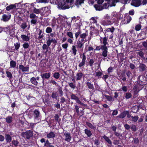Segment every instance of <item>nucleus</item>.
<instances>
[{
    "instance_id": "c03bdc74",
    "label": "nucleus",
    "mask_w": 147,
    "mask_h": 147,
    "mask_svg": "<svg viewBox=\"0 0 147 147\" xmlns=\"http://www.w3.org/2000/svg\"><path fill=\"white\" fill-rule=\"evenodd\" d=\"M10 66L11 67H15L16 65V63L15 61L11 60L10 63Z\"/></svg>"
},
{
    "instance_id": "6e6552de",
    "label": "nucleus",
    "mask_w": 147,
    "mask_h": 147,
    "mask_svg": "<svg viewBox=\"0 0 147 147\" xmlns=\"http://www.w3.org/2000/svg\"><path fill=\"white\" fill-rule=\"evenodd\" d=\"M108 37L105 36L104 38L101 37L100 40V43L103 44L102 45L104 47H107L106 45L108 44V42H107L108 38Z\"/></svg>"
},
{
    "instance_id": "9b49d317",
    "label": "nucleus",
    "mask_w": 147,
    "mask_h": 147,
    "mask_svg": "<svg viewBox=\"0 0 147 147\" xmlns=\"http://www.w3.org/2000/svg\"><path fill=\"white\" fill-rule=\"evenodd\" d=\"M51 74L50 72H46L41 74V77L43 80V82L45 79H48L50 78Z\"/></svg>"
},
{
    "instance_id": "c85d7f7f",
    "label": "nucleus",
    "mask_w": 147,
    "mask_h": 147,
    "mask_svg": "<svg viewBox=\"0 0 147 147\" xmlns=\"http://www.w3.org/2000/svg\"><path fill=\"white\" fill-rule=\"evenodd\" d=\"M44 146L45 147H55L48 140L46 141L45 143L44 144Z\"/></svg>"
},
{
    "instance_id": "338daca9",
    "label": "nucleus",
    "mask_w": 147,
    "mask_h": 147,
    "mask_svg": "<svg viewBox=\"0 0 147 147\" xmlns=\"http://www.w3.org/2000/svg\"><path fill=\"white\" fill-rule=\"evenodd\" d=\"M81 33L82 32L80 30H79L77 32L75 33V37L76 39L78 38L79 35L80 36V35Z\"/></svg>"
},
{
    "instance_id": "7ed1b4c3",
    "label": "nucleus",
    "mask_w": 147,
    "mask_h": 147,
    "mask_svg": "<svg viewBox=\"0 0 147 147\" xmlns=\"http://www.w3.org/2000/svg\"><path fill=\"white\" fill-rule=\"evenodd\" d=\"M126 74L127 77V78H126L124 74H121V76L122 77V80L124 82L126 81V80L129 81H131L132 78V74L129 71H126Z\"/></svg>"
},
{
    "instance_id": "58836bf2",
    "label": "nucleus",
    "mask_w": 147,
    "mask_h": 147,
    "mask_svg": "<svg viewBox=\"0 0 147 147\" xmlns=\"http://www.w3.org/2000/svg\"><path fill=\"white\" fill-rule=\"evenodd\" d=\"M53 77L56 79H58L60 77V74L59 72H55L52 74Z\"/></svg>"
},
{
    "instance_id": "4c0bfd02",
    "label": "nucleus",
    "mask_w": 147,
    "mask_h": 147,
    "mask_svg": "<svg viewBox=\"0 0 147 147\" xmlns=\"http://www.w3.org/2000/svg\"><path fill=\"white\" fill-rule=\"evenodd\" d=\"M43 8H42L40 9H36V8L34 7L33 9V12L34 13L38 14L39 13L41 12V10H43Z\"/></svg>"
},
{
    "instance_id": "dca6fc26",
    "label": "nucleus",
    "mask_w": 147,
    "mask_h": 147,
    "mask_svg": "<svg viewBox=\"0 0 147 147\" xmlns=\"http://www.w3.org/2000/svg\"><path fill=\"white\" fill-rule=\"evenodd\" d=\"M11 17V15L10 14H8L7 15L4 14L2 16V19L4 22H6L10 19Z\"/></svg>"
},
{
    "instance_id": "052dcab7",
    "label": "nucleus",
    "mask_w": 147,
    "mask_h": 147,
    "mask_svg": "<svg viewBox=\"0 0 147 147\" xmlns=\"http://www.w3.org/2000/svg\"><path fill=\"white\" fill-rule=\"evenodd\" d=\"M141 28V26L140 24H138L136 25L135 27V29L137 31H138L140 30Z\"/></svg>"
},
{
    "instance_id": "9d476101",
    "label": "nucleus",
    "mask_w": 147,
    "mask_h": 147,
    "mask_svg": "<svg viewBox=\"0 0 147 147\" xmlns=\"http://www.w3.org/2000/svg\"><path fill=\"white\" fill-rule=\"evenodd\" d=\"M141 0H132L131 5L135 7H138L141 4Z\"/></svg>"
},
{
    "instance_id": "393cba45",
    "label": "nucleus",
    "mask_w": 147,
    "mask_h": 147,
    "mask_svg": "<svg viewBox=\"0 0 147 147\" xmlns=\"http://www.w3.org/2000/svg\"><path fill=\"white\" fill-rule=\"evenodd\" d=\"M43 11H45L44 15L45 16H49L51 13V11L48 9L47 7H45Z\"/></svg>"
},
{
    "instance_id": "3c124183",
    "label": "nucleus",
    "mask_w": 147,
    "mask_h": 147,
    "mask_svg": "<svg viewBox=\"0 0 147 147\" xmlns=\"http://www.w3.org/2000/svg\"><path fill=\"white\" fill-rule=\"evenodd\" d=\"M51 96L53 98L57 99V98L58 94L56 92H53Z\"/></svg>"
},
{
    "instance_id": "49530a36",
    "label": "nucleus",
    "mask_w": 147,
    "mask_h": 147,
    "mask_svg": "<svg viewBox=\"0 0 147 147\" xmlns=\"http://www.w3.org/2000/svg\"><path fill=\"white\" fill-rule=\"evenodd\" d=\"M125 97L126 99H128L132 97V95L131 93L130 92H126L125 94Z\"/></svg>"
},
{
    "instance_id": "864d4df0",
    "label": "nucleus",
    "mask_w": 147,
    "mask_h": 147,
    "mask_svg": "<svg viewBox=\"0 0 147 147\" xmlns=\"http://www.w3.org/2000/svg\"><path fill=\"white\" fill-rule=\"evenodd\" d=\"M69 86L73 90H74L76 87V84H74L73 82H70L69 83Z\"/></svg>"
},
{
    "instance_id": "c9c22d12",
    "label": "nucleus",
    "mask_w": 147,
    "mask_h": 147,
    "mask_svg": "<svg viewBox=\"0 0 147 147\" xmlns=\"http://www.w3.org/2000/svg\"><path fill=\"white\" fill-rule=\"evenodd\" d=\"M115 30V28L113 26H111V28H107L106 29V31L108 32H109L113 34Z\"/></svg>"
},
{
    "instance_id": "39448f33",
    "label": "nucleus",
    "mask_w": 147,
    "mask_h": 147,
    "mask_svg": "<svg viewBox=\"0 0 147 147\" xmlns=\"http://www.w3.org/2000/svg\"><path fill=\"white\" fill-rule=\"evenodd\" d=\"M82 61L78 65V66L80 67H81L85 65L86 61V57L85 53H83L81 55H80L81 58H82Z\"/></svg>"
},
{
    "instance_id": "20e7f679",
    "label": "nucleus",
    "mask_w": 147,
    "mask_h": 147,
    "mask_svg": "<svg viewBox=\"0 0 147 147\" xmlns=\"http://www.w3.org/2000/svg\"><path fill=\"white\" fill-rule=\"evenodd\" d=\"M70 98L71 100H75L76 102L78 104L84 105V104L82 102L80 99V98L75 94L71 93L70 95Z\"/></svg>"
},
{
    "instance_id": "6e6d98bb",
    "label": "nucleus",
    "mask_w": 147,
    "mask_h": 147,
    "mask_svg": "<svg viewBox=\"0 0 147 147\" xmlns=\"http://www.w3.org/2000/svg\"><path fill=\"white\" fill-rule=\"evenodd\" d=\"M48 38H49V39L47 40L46 42V43L47 46L48 47H49L51 45V43L52 42V41H53V39L52 38L51 39H50V36Z\"/></svg>"
},
{
    "instance_id": "4468645a",
    "label": "nucleus",
    "mask_w": 147,
    "mask_h": 147,
    "mask_svg": "<svg viewBox=\"0 0 147 147\" xmlns=\"http://www.w3.org/2000/svg\"><path fill=\"white\" fill-rule=\"evenodd\" d=\"M76 47L78 50L82 52L84 48V45L82 43H80L77 42Z\"/></svg>"
},
{
    "instance_id": "cd10ccee",
    "label": "nucleus",
    "mask_w": 147,
    "mask_h": 147,
    "mask_svg": "<svg viewBox=\"0 0 147 147\" xmlns=\"http://www.w3.org/2000/svg\"><path fill=\"white\" fill-rule=\"evenodd\" d=\"M39 36L37 38L38 40H39L41 39H42L43 37L44 36L45 34L44 32H42V30L39 29V31L38 34Z\"/></svg>"
},
{
    "instance_id": "7c9ffc66",
    "label": "nucleus",
    "mask_w": 147,
    "mask_h": 147,
    "mask_svg": "<svg viewBox=\"0 0 147 147\" xmlns=\"http://www.w3.org/2000/svg\"><path fill=\"white\" fill-rule=\"evenodd\" d=\"M102 138L105 139V141L107 142L109 144L111 145L112 144V143L111 140L109 138L104 135L102 136Z\"/></svg>"
},
{
    "instance_id": "4d7b16f0",
    "label": "nucleus",
    "mask_w": 147,
    "mask_h": 147,
    "mask_svg": "<svg viewBox=\"0 0 147 147\" xmlns=\"http://www.w3.org/2000/svg\"><path fill=\"white\" fill-rule=\"evenodd\" d=\"M130 128L131 129L132 131H133L134 132L137 131V128L136 125L133 124L131 125L130 127Z\"/></svg>"
},
{
    "instance_id": "5701e85b",
    "label": "nucleus",
    "mask_w": 147,
    "mask_h": 147,
    "mask_svg": "<svg viewBox=\"0 0 147 147\" xmlns=\"http://www.w3.org/2000/svg\"><path fill=\"white\" fill-rule=\"evenodd\" d=\"M86 85L88 86V89L92 90H94V85L92 84L91 82H90L89 81H87L86 82Z\"/></svg>"
},
{
    "instance_id": "a19ab883",
    "label": "nucleus",
    "mask_w": 147,
    "mask_h": 147,
    "mask_svg": "<svg viewBox=\"0 0 147 147\" xmlns=\"http://www.w3.org/2000/svg\"><path fill=\"white\" fill-rule=\"evenodd\" d=\"M2 29H3V31L6 32L7 34L8 33L10 34L11 33L10 32L11 31L10 30V28L9 26L2 28Z\"/></svg>"
},
{
    "instance_id": "0eeeda50",
    "label": "nucleus",
    "mask_w": 147,
    "mask_h": 147,
    "mask_svg": "<svg viewBox=\"0 0 147 147\" xmlns=\"http://www.w3.org/2000/svg\"><path fill=\"white\" fill-rule=\"evenodd\" d=\"M115 22V20L111 21L110 19L109 20H103L102 21V24L104 26L110 25Z\"/></svg>"
},
{
    "instance_id": "f704fd0d",
    "label": "nucleus",
    "mask_w": 147,
    "mask_h": 147,
    "mask_svg": "<svg viewBox=\"0 0 147 147\" xmlns=\"http://www.w3.org/2000/svg\"><path fill=\"white\" fill-rule=\"evenodd\" d=\"M21 37L23 40L26 41H28L30 39V38L28 36L25 35H21Z\"/></svg>"
},
{
    "instance_id": "2eb2a0df",
    "label": "nucleus",
    "mask_w": 147,
    "mask_h": 147,
    "mask_svg": "<svg viewBox=\"0 0 147 147\" xmlns=\"http://www.w3.org/2000/svg\"><path fill=\"white\" fill-rule=\"evenodd\" d=\"M19 68L21 69L23 72L28 71L29 69V65H28L26 67H24L22 65H20Z\"/></svg>"
},
{
    "instance_id": "e2e57ef3",
    "label": "nucleus",
    "mask_w": 147,
    "mask_h": 147,
    "mask_svg": "<svg viewBox=\"0 0 147 147\" xmlns=\"http://www.w3.org/2000/svg\"><path fill=\"white\" fill-rule=\"evenodd\" d=\"M86 124L88 127L92 129H95L96 128V127L94 126L91 123H90L88 122Z\"/></svg>"
},
{
    "instance_id": "f257e3e1",
    "label": "nucleus",
    "mask_w": 147,
    "mask_h": 147,
    "mask_svg": "<svg viewBox=\"0 0 147 147\" xmlns=\"http://www.w3.org/2000/svg\"><path fill=\"white\" fill-rule=\"evenodd\" d=\"M72 5L70 4V1L66 2V1L59 0L57 3L58 8L59 9L64 10L69 9L72 7Z\"/></svg>"
},
{
    "instance_id": "b1692460",
    "label": "nucleus",
    "mask_w": 147,
    "mask_h": 147,
    "mask_svg": "<svg viewBox=\"0 0 147 147\" xmlns=\"http://www.w3.org/2000/svg\"><path fill=\"white\" fill-rule=\"evenodd\" d=\"M49 47L45 44H44L42 45V49L44 50L43 52L46 55H47V52L48 51Z\"/></svg>"
},
{
    "instance_id": "69168bd1",
    "label": "nucleus",
    "mask_w": 147,
    "mask_h": 147,
    "mask_svg": "<svg viewBox=\"0 0 147 147\" xmlns=\"http://www.w3.org/2000/svg\"><path fill=\"white\" fill-rule=\"evenodd\" d=\"M138 55L143 59L144 57V53L142 51H140L139 52H138L137 53Z\"/></svg>"
},
{
    "instance_id": "f3484780",
    "label": "nucleus",
    "mask_w": 147,
    "mask_h": 147,
    "mask_svg": "<svg viewBox=\"0 0 147 147\" xmlns=\"http://www.w3.org/2000/svg\"><path fill=\"white\" fill-rule=\"evenodd\" d=\"M83 76V74L82 72H80L77 73L75 76L76 80L78 81L81 80Z\"/></svg>"
},
{
    "instance_id": "a878e982",
    "label": "nucleus",
    "mask_w": 147,
    "mask_h": 147,
    "mask_svg": "<svg viewBox=\"0 0 147 147\" xmlns=\"http://www.w3.org/2000/svg\"><path fill=\"white\" fill-rule=\"evenodd\" d=\"M126 117V111L122 112L120 115L116 117L117 118L123 119Z\"/></svg>"
},
{
    "instance_id": "2f4dec72",
    "label": "nucleus",
    "mask_w": 147,
    "mask_h": 147,
    "mask_svg": "<svg viewBox=\"0 0 147 147\" xmlns=\"http://www.w3.org/2000/svg\"><path fill=\"white\" fill-rule=\"evenodd\" d=\"M16 6L15 4H12L7 6L6 7V10L7 11H9L12 9H14L16 8Z\"/></svg>"
},
{
    "instance_id": "5fc2aeb1",
    "label": "nucleus",
    "mask_w": 147,
    "mask_h": 147,
    "mask_svg": "<svg viewBox=\"0 0 147 147\" xmlns=\"http://www.w3.org/2000/svg\"><path fill=\"white\" fill-rule=\"evenodd\" d=\"M58 92L59 96L60 97L62 96L63 95V93L62 88L61 87H60L59 88L58 90Z\"/></svg>"
},
{
    "instance_id": "6ab92c4d",
    "label": "nucleus",
    "mask_w": 147,
    "mask_h": 147,
    "mask_svg": "<svg viewBox=\"0 0 147 147\" xmlns=\"http://www.w3.org/2000/svg\"><path fill=\"white\" fill-rule=\"evenodd\" d=\"M108 47H105L102 50V55L104 57H106L108 55Z\"/></svg>"
},
{
    "instance_id": "e433bc0d",
    "label": "nucleus",
    "mask_w": 147,
    "mask_h": 147,
    "mask_svg": "<svg viewBox=\"0 0 147 147\" xmlns=\"http://www.w3.org/2000/svg\"><path fill=\"white\" fill-rule=\"evenodd\" d=\"M88 35V31H86L85 33L81 34L80 35V37L81 38H84L85 39L87 36Z\"/></svg>"
},
{
    "instance_id": "09e8293b",
    "label": "nucleus",
    "mask_w": 147,
    "mask_h": 147,
    "mask_svg": "<svg viewBox=\"0 0 147 147\" xmlns=\"http://www.w3.org/2000/svg\"><path fill=\"white\" fill-rule=\"evenodd\" d=\"M72 51L73 54L74 56H75L76 55L77 51L76 46L75 45H73L72 46Z\"/></svg>"
},
{
    "instance_id": "f03ea898",
    "label": "nucleus",
    "mask_w": 147,
    "mask_h": 147,
    "mask_svg": "<svg viewBox=\"0 0 147 147\" xmlns=\"http://www.w3.org/2000/svg\"><path fill=\"white\" fill-rule=\"evenodd\" d=\"M34 133L31 130H27L25 132L21 133V136L25 140H29L32 138L33 136Z\"/></svg>"
},
{
    "instance_id": "473e14b6",
    "label": "nucleus",
    "mask_w": 147,
    "mask_h": 147,
    "mask_svg": "<svg viewBox=\"0 0 147 147\" xmlns=\"http://www.w3.org/2000/svg\"><path fill=\"white\" fill-rule=\"evenodd\" d=\"M30 82L33 84L37 86L38 84V82L36 80V78L34 77H32L30 78Z\"/></svg>"
},
{
    "instance_id": "603ef678",
    "label": "nucleus",
    "mask_w": 147,
    "mask_h": 147,
    "mask_svg": "<svg viewBox=\"0 0 147 147\" xmlns=\"http://www.w3.org/2000/svg\"><path fill=\"white\" fill-rule=\"evenodd\" d=\"M105 97L108 101H113L114 100V98L112 97L111 96H109L108 95H105Z\"/></svg>"
},
{
    "instance_id": "4be33fe9",
    "label": "nucleus",
    "mask_w": 147,
    "mask_h": 147,
    "mask_svg": "<svg viewBox=\"0 0 147 147\" xmlns=\"http://www.w3.org/2000/svg\"><path fill=\"white\" fill-rule=\"evenodd\" d=\"M139 68V71L142 72L146 70V67L144 64H140Z\"/></svg>"
},
{
    "instance_id": "c756f323",
    "label": "nucleus",
    "mask_w": 147,
    "mask_h": 147,
    "mask_svg": "<svg viewBox=\"0 0 147 147\" xmlns=\"http://www.w3.org/2000/svg\"><path fill=\"white\" fill-rule=\"evenodd\" d=\"M5 137L6 141L7 142H10L11 141L12 138L10 135L9 134H5Z\"/></svg>"
},
{
    "instance_id": "bf43d9fd",
    "label": "nucleus",
    "mask_w": 147,
    "mask_h": 147,
    "mask_svg": "<svg viewBox=\"0 0 147 147\" xmlns=\"http://www.w3.org/2000/svg\"><path fill=\"white\" fill-rule=\"evenodd\" d=\"M14 46L15 47V49L18 50L20 46V42H18L14 43Z\"/></svg>"
},
{
    "instance_id": "37998d69",
    "label": "nucleus",
    "mask_w": 147,
    "mask_h": 147,
    "mask_svg": "<svg viewBox=\"0 0 147 147\" xmlns=\"http://www.w3.org/2000/svg\"><path fill=\"white\" fill-rule=\"evenodd\" d=\"M12 145H14L15 147H17L18 146L19 142L17 140H14L11 141Z\"/></svg>"
},
{
    "instance_id": "72a5a7b5",
    "label": "nucleus",
    "mask_w": 147,
    "mask_h": 147,
    "mask_svg": "<svg viewBox=\"0 0 147 147\" xmlns=\"http://www.w3.org/2000/svg\"><path fill=\"white\" fill-rule=\"evenodd\" d=\"M9 80L11 81V79L12 78V74L8 71H6L5 72Z\"/></svg>"
},
{
    "instance_id": "0e129e2a",
    "label": "nucleus",
    "mask_w": 147,
    "mask_h": 147,
    "mask_svg": "<svg viewBox=\"0 0 147 147\" xmlns=\"http://www.w3.org/2000/svg\"><path fill=\"white\" fill-rule=\"evenodd\" d=\"M27 23L26 22H24L22 23L20 26L21 28L23 29H25L27 27Z\"/></svg>"
},
{
    "instance_id": "412c9836",
    "label": "nucleus",
    "mask_w": 147,
    "mask_h": 147,
    "mask_svg": "<svg viewBox=\"0 0 147 147\" xmlns=\"http://www.w3.org/2000/svg\"><path fill=\"white\" fill-rule=\"evenodd\" d=\"M121 16V14L119 13H113V15L112 17L113 18V21L115 20H114V18H116L117 20L120 19Z\"/></svg>"
},
{
    "instance_id": "ea45409f",
    "label": "nucleus",
    "mask_w": 147,
    "mask_h": 147,
    "mask_svg": "<svg viewBox=\"0 0 147 147\" xmlns=\"http://www.w3.org/2000/svg\"><path fill=\"white\" fill-rule=\"evenodd\" d=\"M84 131L85 134L87 135V136L88 137H90L92 135L91 131L89 129H85Z\"/></svg>"
},
{
    "instance_id": "8fccbe9b",
    "label": "nucleus",
    "mask_w": 147,
    "mask_h": 147,
    "mask_svg": "<svg viewBox=\"0 0 147 147\" xmlns=\"http://www.w3.org/2000/svg\"><path fill=\"white\" fill-rule=\"evenodd\" d=\"M47 61L46 60L43 59L41 60L40 62V64L42 67H45L46 65V62Z\"/></svg>"
},
{
    "instance_id": "774afa93",
    "label": "nucleus",
    "mask_w": 147,
    "mask_h": 147,
    "mask_svg": "<svg viewBox=\"0 0 147 147\" xmlns=\"http://www.w3.org/2000/svg\"><path fill=\"white\" fill-rule=\"evenodd\" d=\"M67 35L69 38H73L74 37L73 35V33L71 32H67Z\"/></svg>"
},
{
    "instance_id": "423d86ee",
    "label": "nucleus",
    "mask_w": 147,
    "mask_h": 147,
    "mask_svg": "<svg viewBox=\"0 0 147 147\" xmlns=\"http://www.w3.org/2000/svg\"><path fill=\"white\" fill-rule=\"evenodd\" d=\"M143 88V86H142L140 83L138 82L135 85L133 90H134L135 93H137Z\"/></svg>"
},
{
    "instance_id": "13d9d810",
    "label": "nucleus",
    "mask_w": 147,
    "mask_h": 147,
    "mask_svg": "<svg viewBox=\"0 0 147 147\" xmlns=\"http://www.w3.org/2000/svg\"><path fill=\"white\" fill-rule=\"evenodd\" d=\"M131 118L132 119V121L134 122H136L138 119V116H131Z\"/></svg>"
},
{
    "instance_id": "a211bd4d",
    "label": "nucleus",
    "mask_w": 147,
    "mask_h": 147,
    "mask_svg": "<svg viewBox=\"0 0 147 147\" xmlns=\"http://www.w3.org/2000/svg\"><path fill=\"white\" fill-rule=\"evenodd\" d=\"M94 7L96 11H101L103 9L102 5L100 4H95L94 5Z\"/></svg>"
},
{
    "instance_id": "aec40b11",
    "label": "nucleus",
    "mask_w": 147,
    "mask_h": 147,
    "mask_svg": "<svg viewBox=\"0 0 147 147\" xmlns=\"http://www.w3.org/2000/svg\"><path fill=\"white\" fill-rule=\"evenodd\" d=\"M104 35L107 37H109V39H111L113 38V34L111 33L110 32H108L107 31H106V29L104 30Z\"/></svg>"
},
{
    "instance_id": "de8ad7c7",
    "label": "nucleus",
    "mask_w": 147,
    "mask_h": 147,
    "mask_svg": "<svg viewBox=\"0 0 147 147\" xmlns=\"http://www.w3.org/2000/svg\"><path fill=\"white\" fill-rule=\"evenodd\" d=\"M84 0H76L75 3V5L76 6H79L82 3H83L84 2Z\"/></svg>"
},
{
    "instance_id": "a18cd8bd",
    "label": "nucleus",
    "mask_w": 147,
    "mask_h": 147,
    "mask_svg": "<svg viewBox=\"0 0 147 147\" xmlns=\"http://www.w3.org/2000/svg\"><path fill=\"white\" fill-rule=\"evenodd\" d=\"M94 59H90L88 62H87L89 65L90 67H92L93 66L94 63Z\"/></svg>"
},
{
    "instance_id": "79ce46f5",
    "label": "nucleus",
    "mask_w": 147,
    "mask_h": 147,
    "mask_svg": "<svg viewBox=\"0 0 147 147\" xmlns=\"http://www.w3.org/2000/svg\"><path fill=\"white\" fill-rule=\"evenodd\" d=\"M13 118L10 116H8L5 118L6 121L8 123L12 122Z\"/></svg>"
},
{
    "instance_id": "1a4fd4ad",
    "label": "nucleus",
    "mask_w": 147,
    "mask_h": 147,
    "mask_svg": "<svg viewBox=\"0 0 147 147\" xmlns=\"http://www.w3.org/2000/svg\"><path fill=\"white\" fill-rule=\"evenodd\" d=\"M33 116L34 119H38L41 117L40 111L37 109H35L33 111Z\"/></svg>"
},
{
    "instance_id": "bb28decb",
    "label": "nucleus",
    "mask_w": 147,
    "mask_h": 147,
    "mask_svg": "<svg viewBox=\"0 0 147 147\" xmlns=\"http://www.w3.org/2000/svg\"><path fill=\"white\" fill-rule=\"evenodd\" d=\"M55 137V134L53 131H51L47 135V137L48 138H53Z\"/></svg>"
},
{
    "instance_id": "680f3d73",
    "label": "nucleus",
    "mask_w": 147,
    "mask_h": 147,
    "mask_svg": "<svg viewBox=\"0 0 147 147\" xmlns=\"http://www.w3.org/2000/svg\"><path fill=\"white\" fill-rule=\"evenodd\" d=\"M45 31L47 33H50L52 32V29L51 27H48L46 28Z\"/></svg>"
},
{
    "instance_id": "ddd939ff",
    "label": "nucleus",
    "mask_w": 147,
    "mask_h": 147,
    "mask_svg": "<svg viewBox=\"0 0 147 147\" xmlns=\"http://www.w3.org/2000/svg\"><path fill=\"white\" fill-rule=\"evenodd\" d=\"M64 134L65 137V140L68 142H70L72 138L71 134L69 133L65 132L64 133Z\"/></svg>"
},
{
    "instance_id": "f8f14e48",
    "label": "nucleus",
    "mask_w": 147,
    "mask_h": 147,
    "mask_svg": "<svg viewBox=\"0 0 147 147\" xmlns=\"http://www.w3.org/2000/svg\"><path fill=\"white\" fill-rule=\"evenodd\" d=\"M125 16L124 17V24H127L130 22L131 20V17L127 14L125 15Z\"/></svg>"
}]
</instances>
